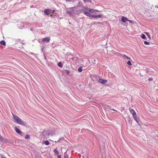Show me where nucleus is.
I'll return each mask as SVG.
<instances>
[{
    "label": "nucleus",
    "instance_id": "f257e3e1",
    "mask_svg": "<svg viewBox=\"0 0 158 158\" xmlns=\"http://www.w3.org/2000/svg\"><path fill=\"white\" fill-rule=\"evenodd\" d=\"M13 118L15 120V122L18 123L20 125L24 126L25 125V123L18 116L15 115L12 113Z\"/></svg>",
    "mask_w": 158,
    "mask_h": 158
},
{
    "label": "nucleus",
    "instance_id": "f03ea898",
    "mask_svg": "<svg viewBox=\"0 0 158 158\" xmlns=\"http://www.w3.org/2000/svg\"><path fill=\"white\" fill-rule=\"evenodd\" d=\"M71 66L72 69L70 70V78L73 79L75 78L77 71L76 68H73L72 66Z\"/></svg>",
    "mask_w": 158,
    "mask_h": 158
},
{
    "label": "nucleus",
    "instance_id": "7ed1b4c3",
    "mask_svg": "<svg viewBox=\"0 0 158 158\" xmlns=\"http://www.w3.org/2000/svg\"><path fill=\"white\" fill-rule=\"evenodd\" d=\"M84 14L85 15H86L90 17V19H91V18H95V15H91L90 13H89L88 12H84Z\"/></svg>",
    "mask_w": 158,
    "mask_h": 158
},
{
    "label": "nucleus",
    "instance_id": "20e7f679",
    "mask_svg": "<svg viewBox=\"0 0 158 158\" xmlns=\"http://www.w3.org/2000/svg\"><path fill=\"white\" fill-rule=\"evenodd\" d=\"M51 12L50 13V16L52 18H54L56 16L57 14L56 13V11L54 10H51Z\"/></svg>",
    "mask_w": 158,
    "mask_h": 158
},
{
    "label": "nucleus",
    "instance_id": "39448f33",
    "mask_svg": "<svg viewBox=\"0 0 158 158\" xmlns=\"http://www.w3.org/2000/svg\"><path fill=\"white\" fill-rule=\"evenodd\" d=\"M88 8L87 7H86L85 6H84L82 7V8L80 10L79 12L80 13H81V12H87L88 11Z\"/></svg>",
    "mask_w": 158,
    "mask_h": 158
},
{
    "label": "nucleus",
    "instance_id": "423d86ee",
    "mask_svg": "<svg viewBox=\"0 0 158 158\" xmlns=\"http://www.w3.org/2000/svg\"><path fill=\"white\" fill-rule=\"evenodd\" d=\"M0 141L3 143H6L7 141V139L3 137L1 135H0Z\"/></svg>",
    "mask_w": 158,
    "mask_h": 158
},
{
    "label": "nucleus",
    "instance_id": "0eeeda50",
    "mask_svg": "<svg viewBox=\"0 0 158 158\" xmlns=\"http://www.w3.org/2000/svg\"><path fill=\"white\" fill-rule=\"evenodd\" d=\"M98 81L102 84H104L107 82V81L105 79H99L98 80Z\"/></svg>",
    "mask_w": 158,
    "mask_h": 158
},
{
    "label": "nucleus",
    "instance_id": "6e6552de",
    "mask_svg": "<svg viewBox=\"0 0 158 158\" xmlns=\"http://www.w3.org/2000/svg\"><path fill=\"white\" fill-rule=\"evenodd\" d=\"M50 37H47L43 38L42 40V41L44 42H46V43H48L50 40Z\"/></svg>",
    "mask_w": 158,
    "mask_h": 158
},
{
    "label": "nucleus",
    "instance_id": "1a4fd4ad",
    "mask_svg": "<svg viewBox=\"0 0 158 158\" xmlns=\"http://www.w3.org/2000/svg\"><path fill=\"white\" fill-rule=\"evenodd\" d=\"M51 10L49 9H46L44 11L45 14L48 15H50V13L51 12Z\"/></svg>",
    "mask_w": 158,
    "mask_h": 158
},
{
    "label": "nucleus",
    "instance_id": "9d476101",
    "mask_svg": "<svg viewBox=\"0 0 158 158\" xmlns=\"http://www.w3.org/2000/svg\"><path fill=\"white\" fill-rule=\"evenodd\" d=\"M133 117L135 120L136 121V122L138 123L139 125V118L137 117L136 114L135 115H133Z\"/></svg>",
    "mask_w": 158,
    "mask_h": 158
},
{
    "label": "nucleus",
    "instance_id": "9b49d317",
    "mask_svg": "<svg viewBox=\"0 0 158 158\" xmlns=\"http://www.w3.org/2000/svg\"><path fill=\"white\" fill-rule=\"evenodd\" d=\"M87 12H89V13L93 14L95 13V10L90 9L88 8Z\"/></svg>",
    "mask_w": 158,
    "mask_h": 158
},
{
    "label": "nucleus",
    "instance_id": "f8f14e48",
    "mask_svg": "<svg viewBox=\"0 0 158 158\" xmlns=\"http://www.w3.org/2000/svg\"><path fill=\"white\" fill-rule=\"evenodd\" d=\"M15 130L17 133L19 134H20L21 133V131L17 127H15Z\"/></svg>",
    "mask_w": 158,
    "mask_h": 158
},
{
    "label": "nucleus",
    "instance_id": "ddd939ff",
    "mask_svg": "<svg viewBox=\"0 0 158 158\" xmlns=\"http://www.w3.org/2000/svg\"><path fill=\"white\" fill-rule=\"evenodd\" d=\"M129 110L131 113L132 114L133 116V115H135L136 114L134 110L130 108Z\"/></svg>",
    "mask_w": 158,
    "mask_h": 158
},
{
    "label": "nucleus",
    "instance_id": "4468645a",
    "mask_svg": "<svg viewBox=\"0 0 158 158\" xmlns=\"http://www.w3.org/2000/svg\"><path fill=\"white\" fill-rule=\"evenodd\" d=\"M121 20L124 23H125L127 21L128 19L126 17L124 16H122L121 19Z\"/></svg>",
    "mask_w": 158,
    "mask_h": 158
},
{
    "label": "nucleus",
    "instance_id": "2eb2a0df",
    "mask_svg": "<svg viewBox=\"0 0 158 158\" xmlns=\"http://www.w3.org/2000/svg\"><path fill=\"white\" fill-rule=\"evenodd\" d=\"M74 9H75V10L76 9V8L75 7L74 8H70V14L74 13V12H73V10H74Z\"/></svg>",
    "mask_w": 158,
    "mask_h": 158
},
{
    "label": "nucleus",
    "instance_id": "dca6fc26",
    "mask_svg": "<svg viewBox=\"0 0 158 158\" xmlns=\"http://www.w3.org/2000/svg\"><path fill=\"white\" fill-rule=\"evenodd\" d=\"M127 119L129 123H131L132 120L131 118L129 116H128L127 117Z\"/></svg>",
    "mask_w": 158,
    "mask_h": 158
},
{
    "label": "nucleus",
    "instance_id": "f3484780",
    "mask_svg": "<svg viewBox=\"0 0 158 158\" xmlns=\"http://www.w3.org/2000/svg\"><path fill=\"white\" fill-rule=\"evenodd\" d=\"M71 59L74 62L76 61L77 60V58L75 57H72V58H70V59Z\"/></svg>",
    "mask_w": 158,
    "mask_h": 158
},
{
    "label": "nucleus",
    "instance_id": "a211bd4d",
    "mask_svg": "<svg viewBox=\"0 0 158 158\" xmlns=\"http://www.w3.org/2000/svg\"><path fill=\"white\" fill-rule=\"evenodd\" d=\"M0 43L1 44L3 45H6V42L4 40H2L0 41Z\"/></svg>",
    "mask_w": 158,
    "mask_h": 158
},
{
    "label": "nucleus",
    "instance_id": "6ab92c4d",
    "mask_svg": "<svg viewBox=\"0 0 158 158\" xmlns=\"http://www.w3.org/2000/svg\"><path fill=\"white\" fill-rule=\"evenodd\" d=\"M144 33L147 35L148 38L150 40L151 39V36L150 35L149 33L148 32H145Z\"/></svg>",
    "mask_w": 158,
    "mask_h": 158
},
{
    "label": "nucleus",
    "instance_id": "aec40b11",
    "mask_svg": "<svg viewBox=\"0 0 158 158\" xmlns=\"http://www.w3.org/2000/svg\"><path fill=\"white\" fill-rule=\"evenodd\" d=\"M58 66L60 67V68L62 67V63L61 62H59L57 64Z\"/></svg>",
    "mask_w": 158,
    "mask_h": 158
},
{
    "label": "nucleus",
    "instance_id": "412c9836",
    "mask_svg": "<svg viewBox=\"0 0 158 158\" xmlns=\"http://www.w3.org/2000/svg\"><path fill=\"white\" fill-rule=\"evenodd\" d=\"M102 17V15H95V18H101Z\"/></svg>",
    "mask_w": 158,
    "mask_h": 158
},
{
    "label": "nucleus",
    "instance_id": "4be33fe9",
    "mask_svg": "<svg viewBox=\"0 0 158 158\" xmlns=\"http://www.w3.org/2000/svg\"><path fill=\"white\" fill-rule=\"evenodd\" d=\"M44 143L46 145H48L49 144V142L48 141L46 140L44 142Z\"/></svg>",
    "mask_w": 158,
    "mask_h": 158
},
{
    "label": "nucleus",
    "instance_id": "5701e85b",
    "mask_svg": "<svg viewBox=\"0 0 158 158\" xmlns=\"http://www.w3.org/2000/svg\"><path fill=\"white\" fill-rule=\"evenodd\" d=\"M82 71V67H80L78 69V71L79 72H81Z\"/></svg>",
    "mask_w": 158,
    "mask_h": 158
},
{
    "label": "nucleus",
    "instance_id": "b1692460",
    "mask_svg": "<svg viewBox=\"0 0 158 158\" xmlns=\"http://www.w3.org/2000/svg\"><path fill=\"white\" fill-rule=\"evenodd\" d=\"M141 37L143 39H146V37L145 36V35H144V34H142L141 35Z\"/></svg>",
    "mask_w": 158,
    "mask_h": 158
},
{
    "label": "nucleus",
    "instance_id": "393cba45",
    "mask_svg": "<svg viewBox=\"0 0 158 158\" xmlns=\"http://www.w3.org/2000/svg\"><path fill=\"white\" fill-rule=\"evenodd\" d=\"M54 152L56 155H58L59 153L57 151V150L56 149H55L54 150Z\"/></svg>",
    "mask_w": 158,
    "mask_h": 158
},
{
    "label": "nucleus",
    "instance_id": "a878e982",
    "mask_svg": "<svg viewBox=\"0 0 158 158\" xmlns=\"http://www.w3.org/2000/svg\"><path fill=\"white\" fill-rule=\"evenodd\" d=\"M123 58H127L128 60H130L131 59L130 57H128L126 55H123Z\"/></svg>",
    "mask_w": 158,
    "mask_h": 158
},
{
    "label": "nucleus",
    "instance_id": "bb28decb",
    "mask_svg": "<svg viewBox=\"0 0 158 158\" xmlns=\"http://www.w3.org/2000/svg\"><path fill=\"white\" fill-rule=\"evenodd\" d=\"M97 23L100 24H102V23H101V22H94V23H92V25H94L96 24Z\"/></svg>",
    "mask_w": 158,
    "mask_h": 158
},
{
    "label": "nucleus",
    "instance_id": "cd10ccee",
    "mask_svg": "<svg viewBox=\"0 0 158 158\" xmlns=\"http://www.w3.org/2000/svg\"><path fill=\"white\" fill-rule=\"evenodd\" d=\"M25 139H28L30 138V136L29 135H26L25 137Z\"/></svg>",
    "mask_w": 158,
    "mask_h": 158
},
{
    "label": "nucleus",
    "instance_id": "c85d7f7f",
    "mask_svg": "<svg viewBox=\"0 0 158 158\" xmlns=\"http://www.w3.org/2000/svg\"><path fill=\"white\" fill-rule=\"evenodd\" d=\"M84 1L85 2H87L90 3L92 2V1L91 0H84Z\"/></svg>",
    "mask_w": 158,
    "mask_h": 158
},
{
    "label": "nucleus",
    "instance_id": "c756f323",
    "mask_svg": "<svg viewBox=\"0 0 158 158\" xmlns=\"http://www.w3.org/2000/svg\"><path fill=\"white\" fill-rule=\"evenodd\" d=\"M144 43L145 45H149V42L147 41H144Z\"/></svg>",
    "mask_w": 158,
    "mask_h": 158
},
{
    "label": "nucleus",
    "instance_id": "7c9ffc66",
    "mask_svg": "<svg viewBox=\"0 0 158 158\" xmlns=\"http://www.w3.org/2000/svg\"><path fill=\"white\" fill-rule=\"evenodd\" d=\"M127 64L129 65H132L131 61H128L127 63Z\"/></svg>",
    "mask_w": 158,
    "mask_h": 158
},
{
    "label": "nucleus",
    "instance_id": "2f4dec72",
    "mask_svg": "<svg viewBox=\"0 0 158 158\" xmlns=\"http://www.w3.org/2000/svg\"><path fill=\"white\" fill-rule=\"evenodd\" d=\"M64 158H68V155L67 154H66L65 153L64 154Z\"/></svg>",
    "mask_w": 158,
    "mask_h": 158
},
{
    "label": "nucleus",
    "instance_id": "473e14b6",
    "mask_svg": "<svg viewBox=\"0 0 158 158\" xmlns=\"http://www.w3.org/2000/svg\"><path fill=\"white\" fill-rule=\"evenodd\" d=\"M0 156L1 157V158H6V157H5L4 156H3V155H0Z\"/></svg>",
    "mask_w": 158,
    "mask_h": 158
},
{
    "label": "nucleus",
    "instance_id": "72a5a7b5",
    "mask_svg": "<svg viewBox=\"0 0 158 158\" xmlns=\"http://www.w3.org/2000/svg\"><path fill=\"white\" fill-rule=\"evenodd\" d=\"M49 134H46L44 135L45 137H47L48 135Z\"/></svg>",
    "mask_w": 158,
    "mask_h": 158
},
{
    "label": "nucleus",
    "instance_id": "f704fd0d",
    "mask_svg": "<svg viewBox=\"0 0 158 158\" xmlns=\"http://www.w3.org/2000/svg\"><path fill=\"white\" fill-rule=\"evenodd\" d=\"M152 80H153V79L152 78H149L148 79V81H152Z\"/></svg>",
    "mask_w": 158,
    "mask_h": 158
},
{
    "label": "nucleus",
    "instance_id": "c9c22d12",
    "mask_svg": "<svg viewBox=\"0 0 158 158\" xmlns=\"http://www.w3.org/2000/svg\"><path fill=\"white\" fill-rule=\"evenodd\" d=\"M127 21H128L131 23H133V21L132 20H130L128 19Z\"/></svg>",
    "mask_w": 158,
    "mask_h": 158
},
{
    "label": "nucleus",
    "instance_id": "e433bc0d",
    "mask_svg": "<svg viewBox=\"0 0 158 158\" xmlns=\"http://www.w3.org/2000/svg\"><path fill=\"white\" fill-rule=\"evenodd\" d=\"M96 60L94 59L93 60H92V62L93 64H95V61Z\"/></svg>",
    "mask_w": 158,
    "mask_h": 158
},
{
    "label": "nucleus",
    "instance_id": "4c0bfd02",
    "mask_svg": "<svg viewBox=\"0 0 158 158\" xmlns=\"http://www.w3.org/2000/svg\"><path fill=\"white\" fill-rule=\"evenodd\" d=\"M66 74H68L69 73V71L68 70H67L66 71Z\"/></svg>",
    "mask_w": 158,
    "mask_h": 158
},
{
    "label": "nucleus",
    "instance_id": "58836bf2",
    "mask_svg": "<svg viewBox=\"0 0 158 158\" xmlns=\"http://www.w3.org/2000/svg\"><path fill=\"white\" fill-rule=\"evenodd\" d=\"M57 158H61L60 155H58L57 156Z\"/></svg>",
    "mask_w": 158,
    "mask_h": 158
},
{
    "label": "nucleus",
    "instance_id": "ea45409f",
    "mask_svg": "<svg viewBox=\"0 0 158 158\" xmlns=\"http://www.w3.org/2000/svg\"><path fill=\"white\" fill-rule=\"evenodd\" d=\"M78 5L79 6H81V3H80V2H79V3H78Z\"/></svg>",
    "mask_w": 158,
    "mask_h": 158
},
{
    "label": "nucleus",
    "instance_id": "a19ab883",
    "mask_svg": "<svg viewBox=\"0 0 158 158\" xmlns=\"http://www.w3.org/2000/svg\"><path fill=\"white\" fill-rule=\"evenodd\" d=\"M110 110H114V111H116V110H114V109H111V108H110Z\"/></svg>",
    "mask_w": 158,
    "mask_h": 158
},
{
    "label": "nucleus",
    "instance_id": "79ce46f5",
    "mask_svg": "<svg viewBox=\"0 0 158 158\" xmlns=\"http://www.w3.org/2000/svg\"><path fill=\"white\" fill-rule=\"evenodd\" d=\"M96 11L97 12H100V11L98 10H95V12Z\"/></svg>",
    "mask_w": 158,
    "mask_h": 158
},
{
    "label": "nucleus",
    "instance_id": "37998d69",
    "mask_svg": "<svg viewBox=\"0 0 158 158\" xmlns=\"http://www.w3.org/2000/svg\"><path fill=\"white\" fill-rule=\"evenodd\" d=\"M155 7H157V8H158V6H155Z\"/></svg>",
    "mask_w": 158,
    "mask_h": 158
},
{
    "label": "nucleus",
    "instance_id": "c03bdc74",
    "mask_svg": "<svg viewBox=\"0 0 158 158\" xmlns=\"http://www.w3.org/2000/svg\"><path fill=\"white\" fill-rule=\"evenodd\" d=\"M67 2H69V0H66Z\"/></svg>",
    "mask_w": 158,
    "mask_h": 158
},
{
    "label": "nucleus",
    "instance_id": "a18cd8bd",
    "mask_svg": "<svg viewBox=\"0 0 158 158\" xmlns=\"http://www.w3.org/2000/svg\"><path fill=\"white\" fill-rule=\"evenodd\" d=\"M61 140V139L60 138V139H59V140H58V141H59V140Z\"/></svg>",
    "mask_w": 158,
    "mask_h": 158
},
{
    "label": "nucleus",
    "instance_id": "49530a36",
    "mask_svg": "<svg viewBox=\"0 0 158 158\" xmlns=\"http://www.w3.org/2000/svg\"><path fill=\"white\" fill-rule=\"evenodd\" d=\"M67 13H69V11H67Z\"/></svg>",
    "mask_w": 158,
    "mask_h": 158
},
{
    "label": "nucleus",
    "instance_id": "de8ad7c7",
    "mask_svg": "<svg viewBox=\"0 0 158 158\" xmlns=\"http://www.w3.org/2000/svg\"><path fill=\"white\" fill-rule=\"evenodd\" d=\"M42 51H43V49H42Z\"/></svg>",
    "mask_w": 158,
    "mask_h": 158
},
{
    "label": "nucleus",
    "instance_id": "09e8293b",
    "mask_svg": "<svg viewBox=\"0 0 158 158\" xmlns=\"http://www.w3.org/2000/svg\"><path fill=\"white\" fill-rule=\"evenodd\" d=\"M44 59H46V58L45 57V58H44Z\"/></svg>",
    "mask_w": 158,
    "mask_h": 158
},
{
    "label": "nucleus",
    "instance_id": "8fccbe9b",
    "mask_svg": "<svg viewBox=\"0 0 158 158\" xmlns=\"http://www.w3.org/2000/svg\"><path fill=\"white\" fill-rule=\"evenodd\" d=\"M31 30L32 31V29H31Z\"/></svg>",
    "mask_w": 158,
    "mask_h": 158
},
{
    "label": "nucleus",
    "instance_id": "3c124183",
    "mask_svg": "<svg viewBox=\"0 0 158 158\" xmlns=\"http://www.w3.org/2000/svg\"><path fill=\"white\" fill-rule=\"evenodd\" d=\"M70 0V2L71 1V0Z\"/></svg>",
    "mask_w": 158,
    "mask_h": 158
},
{
    "label": "nucleus",
    "instance_id": "603ef678",
    "mask_svg": "<svg viewBox=\"0 0 158 158\" xmlns=\"http://www.w3.org/2000/svg\"><path fill=\"white\" fill-rule=\"evenodd\" d=\"M86 158H88V157H87Z\"/></svg>",
    "mask_w": 158,
    "mask_h": 158
}]
</instances>
